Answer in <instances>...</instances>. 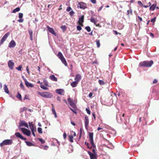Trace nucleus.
Returning <instances> with one entry per match:
<instances>
[{"instance_id": "obj_1", "label": "nucleus", "mask_w": 159, "mask_h": 159, "mask_svg": "<svg viewBox=\"0 0 159 159\" xmlns=\"http://www.w3.org/2000/svg\"><path fill=\"white\" fill-rule=\"evenodd\" d=\"M153 63L152 61H144L140 62L139 64V66L142 67H149L152 66Z\"/></svg>"}, {"instance_id": "obj_2", "label": "nucleus", "mask_w": 159, "mask_h": 159, "mask_svg": "<svg viewBox=\"0 0 159 159\" xmlns=\"http://www.w3.org/2000/svg\"><path fill=\"white\" fill-rule=\"evenodd\" d=\"M39 95L43 97L46 98H51L53 97L52 93L48 92H38Z\"/></svg>"}, {"instance_id": "obj_3", "label": "nucleus", "mask_w": 159, "mask_h": 159, "mask_svg": "<svg viewBox=\"0 0 159 159\" xmlns=\"http://www.w3.org/2000/svg\"><path fill=\"white\" fill-rule=\"evenodd\" d=\"M13 143L12 139H6L0 143L1 147H2L5 145H10Z\"/></svg>"}, {"instance_id": "obj_4", "label": "nucleus", "mask_w": 159, "mask_h": 159, "mask_svg": "<svg viewBox=\"0 0 159 159\" xmlns=\"http://www.w3.org/2000/svg\"><path fill=\"white\" fill-rule=\"evenodd\" d=\"M89 140L90 143L93 148H95V145L93 141V133L92 132H89Z\"/></svg>"}, {"instance_id": "obj_5", "label": "nucleus", "mask_w": 159, "mask_h": 159, "mask_svg": "<svg viewBox=\"0 0 159 159\" xmlns=\"http://www.w3.org/2000/svg\"><path fill=\"white\" fill-rule=\"evenodd\" d=\"M77 7L81 9H84L87 8V5L86 3L84 2H80L78 4Z\"/></svg>"}, {"instance_id": "obj_6", "label": "nucleus", "mask_w": 159, "mask_h": 159, "mask_svg": "<svg viewBox=\"0 0 159 159\" xmlns=\"http://www.w3.org/2000/svg\"><path fill=\"white\" fill-rule=\"evenodd\" d=\"M20 129L24 134L28 136H30L31 134V132L30 130L24 128H20Z\"/></svg>"}, {"instance_id": "obj_7", "label": "nucleus", "mask_w": 159, "mask_h": 159, "mask_svg": "<svg viewBox=\"0 0 159 159\" xmlns=\"http://www.w3.org/2000/svg\"><path fill=\"white\" fill-rule=\"evenodd\" d=\"M22 126H24L27 128H29V126L27 124L24 120L20 121L19 124V127L20 129V128H21V127Z\"/></svg>"}, {"instance_id": "obj_8", "label": "nucleus", "mask_w": 159, "mask_h": 159, "mask_svg": "<svg viewBox=\"0 0 159 159\" xmlns=\"http://www.w3.org/2000/svg\"><path fill=\"white\" fill-rule=\"evenodd\" d=\"M9 34L10 33L9 32H7L2 37L0 42V45L2 44L3 42L6 40Z\"/></svg>"}, {"instance_id": "obj_9", "label": "nucleus", "mask_w": 159, "mask_h": 159, "mask_svg": "<svg viewBox=\"0 0 159 159\" xmlns=\"http://www.w3.org/2000/svg\"><path fill=\"white\" fill-rule=\"evenodd\" d=\"M67 100L69 102V104L70 105V106L74 109H75L76 108V106L73 101L71 100L70 98H68L67 99Z\"/></svg>"}, {"instance_id": "obj_10", "label": "nucleus", "mask_w": 159, "mask_h": 159, "mask_svg": "<svg viewBox=\"0 0 159 159\" xmlns=\"http://www.w3.org/2000/svg\"><path fill=\"white\" fill-rule=\"evenodd\" d=\"M14 63L12 61V60H9L8 62V65L9 67L11 70L13 69L14 66Z\"/></svg>"}, {"instance_id": "obj_11", "label": "nucleus", "mask_w": 159, "mask_h": 159, "mask_svg": "<svg viewBox=\"0 0 159 159\" xmlns=\"http://www.w3.org/2000/svg\"><path fill=\"white\" fill-rule=\"evenodd\" d=\"M84 123L85 128L87 129L89 124V120L88 117L87 116H85Z\"/></svg>"}, {"instance_id": "obj_12", "label": "nucleus", "mask_w": 159, "mask_h": 159, "mask_svg": "<svg viewBox=\"0 0 159 159\" xmlns=\"http://www.w3.org/2000/svg\"><path fill=\"white\" fill-rule=\"evenodd\" d=\"M15 135L16 136L19 138L23 140H26V138H24L19 132L15 133Z\"/></svg>"}, {"instance_id": "obj_13", "label": "nucleus", "mask_w": 159, "mask_h": 159, "mask_svg": "<svg viewBox=\"0 0 159 159\" xmlns=\"http://www.w3.org/2000/svg\"><path fill=\"white\" fill-rule=\"evenodd\" d=\"M15 135L16 136L19 138L23 140H26V138H24L19 132L15 133Z\"/></svg>"}, {"instance_id": "obj_14", "label": "nucleus", "mask_w": 159, "mask_h": 159, "mask_svg": "<svg viewBox=\"0 0 159 159\" xmlns=\"http://www.w3.org/2000/svg\"><path fill=\"white\" fill-rule=\"evenodd\" d=\"M47 28L49 32L51 33L52 34L54 35L55 36L56 35V34L54 30L52 28H51L48 26H47Z\"/></svg>"}, {"instance_id": "obj_15", "label": "nucleus", "mask_w": 159, "mask_h": 159, "mask_svg": "<svg viewBox=\"0 0 159 159\" xmlns=\"http://www.w3.org/2000/svg\"><path fill=\"white\" fill-rule=\"evenodd\" d=\"M16 46V43L15 41L13 40H11L9 43L8 47L10 48H12L15 47Z\"/></svg>"}, {"instance_id": "obj_16", "label": "nucleus", "mask_w": 159, "mask_h": 159, "mask_svg": "<svg viewBox=\"0 0 159 159\" xmlns=\"http://www.w3.org/2000/svg\"><path fill=\"white\" fill-rule=\"evenodd\" d=\"M29 127L31 130H36V128L34 125L33 124V122H29Z\"/></svg>"}, {"instance_id": "obj_17", "label": "nucleus", "mask_w": 159, "mask_h": 159, "mask_svg": "<svg viewBox=\"0 0 159 159\" xmlns=\"http://www.w3.org/2000/svg\"><path fill=\"white\" fill-rule=\"evenodd\" d=\"M88 153L90 156V159H96V154L93 153L89 151L88 152Z\"/></svg>"}, {"instance_id": "obj_18", "label": "nucleus", "mask_w": 159, "mask_h": 159, "mask_svg": "<svg viewBox=\"0 0 159 159\" xmlns=\"http://www.w3.org/2000/svg\"><path fill=\"white\" fill-rule=\"evenodd\" d=\"M64 90L62 89H57L56 90V93L60 95H63Z\"/></svg>"}, {"instance_id": "obj_19", "label": "nucleus", "mask_w": 159, "mask_h": 159, "mask_svg": "<svg viewBox=\"0 0 159 159\" xmlns=\"http://www.w3.org/2000/svg\"><path fill=\"white\" fill-rule=\"evenodd\" d=\"M81 79V76L79 74H77L76 75L75 78V81L78 82Z\"/></svg>"}, {"instance_id": "obj_20", "label": "nucleus", "mask_w": 159, "mask_h": 159, "mask_svg": "<svg viewBox=\"0 0 159 159\" xmlns=\"http://www.w3.org/2000/svg\"><path fill=\"white\" fill-rule=\"evenodd\" d=\"M50 79L52 81H57V78L54 75H52L49 76Z\"/></svg>"}, {"instance_id": "obj_21", "label": "nucleus", "mask_w": 159, "mask_h": 159, "mask_svg": "<svg viewBox=\"0 0 159 159\" xmlns=\"http://www.w3.org/2000/svg\"><path fill=\"white\" fill-rule=\"evenodd\" d=\"M25 85L28 87H33V85L32 84L29 83L28 82L27 80H25Z\"/></svg>"}, {"instance_id": "obj_22", "label": "nucleus", "mask_w": 159, "mask_h": 159, "mask_svg": "<svg viewBox=\"0 0 159 159\" xmlns=\"http://www.w3.org/2000/svg\"><path fill=\"white\" fill-rule=\"evenodd\" d=\"M84 16H81L79 18V22L80 23V24L81 25H83L82 24L84 22Z\"/></svg>"}, {"instance_id": "obj_23", "label": "nucleus", "mask_w": 159, "mask_h": 159, "mask_svg": "<svg viewBox=\"0 0 159 159\" xmlns=\"http://www.w3.org/2000/svg\"><path fill=\"white\" fill-rule=\"evenodd\" d=\"M28 32H29V34H30V39L31 41H32L33 40V31H32V30H28Z\"/></svg>"}, {"instance_id": "obj_24", "label": "nucleus", "mask_w": 159, "mask_h": 159, "mask_svg": "<svg viewBox=\"0 0 159 159\" xmlns=\"http://www.w3.org/2000/svg\"><path fill=\"white\" fill-rule=\"evenodd\" d=\"M60 60H61L62 63L64 64L65 66H67V63L64 57H63Z\"/></svg>"}, {"instance_id": "obj_25", "label": "nucleus", "mask_w": 159, "mask_h": 159, "mask_svg": "<svg viewBox=\"0 0 159 159\" xmlns=\"http://www.w3.org/2000/svg\"><path fill=\"white\" fill-rule=\"evenodd\" d=\"M4 89L5 92L7 94L9 93V91L8 90V89L7 88V86L6 84H4Z\"/></svg>"}, {"instance_id": "obj_26", "label": "nucleus", "mask_w": 159, "mask_h": 159, "mask_svg": "<svg viewBox=\"0 0 159 159\" xmlns=\"http://www.w3.org/2000/svg\"><path fill=\"white\" fill-rule=\"evenodd\" d=\"M156 6V4L155 3L153 4L150 7V10L153 11L154 10Z\"/></svg>"}, {"instance_id": "obj_27", "label": "nucleus", "mask_w": 159, "mask_h": 159, "mask_svg": "<svg viewBox=\"0 0 159 159\" xmlns=\"http://www.w3.org/2000/svg\"><path fill=\"white\" fill-rule=\"evenodd\" d=\"M78 83V82L76 81H74L71 84V85L73 87H75L77 86Z\"/></svg>"}, {"instance_id": "obj_28", "label": "nucleus", "mask_w": 159, "mask_h": 159, "mask_svg": "<svg viewBox=\"0 0 159 159\" xmlns=\"http://www.w3.org/2000/svg\"><path fill=\"white\" fill-rule=\"evenodd\" d=\"M90 20L91 22L93 23L94 25H96V21L95 19L93 17H92L91 18ZM96 26H97V25H96Z\"/></svg>"}, {"instance_id": "obj_29", "label": "nucleus", "mask_w": 159, "mask_h": 159, "mask_svg": "<svg viewBox=\"0 0 159 159\" xmlns=\"http://www.w3.org/2000/svg\"><path fill=\"white\" fill-rule=\"evenodd\" d=\"M40 87L42 89L45 90H47L48 89V88L47 87H45L42 84V83H40Z\"/></svg>"}, {"instance_id": "obj_30", "label": "nucleus", "mask_w": 159, "mask_h": 159, "mask_svg": "<svg viewBox=\"0 0 159 159\" xmlns=\"http://www.w3.org/2000/svg\"><path fill=\"white\" fill-rule=\"evenodd\" d=\"M25 142L27 145L29 146H34V144L30 142H28L27 141H25Z\"/></svg>"}, {"instance_id": "obj_31", "label": "nucleus", "mask_w": 159, "mask_h": 159, "mask_svg": "<svg viewBox=\"0 0 159 159\" xmlns=\"http://www.w3.org/2000/svg\"><path fill=\"white\" fill-rule=\"evenodd\" d=\"M57 56L60 59H61L63 58V57H64L62 53L60 52H58Z\"/></svg>"}, {"instance_id": "obj_32", "label": "nucleus", "mask_w": 159, "mask_h": 159, "mask_svg": "<svg viewBox=\"0 0 159 159\" xmlns=\"http://www.w3.org/2000/svg\"><path fill=\"white\" fill-rule=\"evenodd\" d=\"M52 113L54 115V116L55 118H57V115L56 113V112L55 109L54 107H52Z\"/></svg>"}, {"instance_id": "obj_33", "label": "nucleus", "mask_w": 159, "mask_h": 159, "mask_svg": "<svg viewBox=\"0 0 159 159\" xmlns=\"http://www.w3.org/2000/svg\"><path fill=\"white\" fill-rule=\"evenodd\" d=\"M20 9L19 7H17L14 9L12 11V12L13 13H15L16 12L19 11L20 10Z\"/></svg>"}, {"instance_id": "obj_34", "label": "nucleus", "mask_w": 159, "mask_h": 159, "mask_svg": "<svg viewBox=\"0 0 159 159\" xmlns=\"http://www.w3.org/2000/svg\"><path fill=\"white\" fill-rule=\"evenodd\" d=\"M16 97L20 100H22V98L21 94L18 93L16 96Z\"/></svg>"}, {"instance_id": "obj_35", "label": "nucleus", "mask_w": 159, "mask_h": 159, "mask_svg": "<svg viewBox=\"0 0 159 159\" xmlns=\"http://www.w3.org/2000/svg\"><path fill=\"white\" fill-rule=\"evenodd\" d=\"M98 83L100 85H103L105 84V82L102 80H99Z\"/></svg>"}, {"instance_id": "obj_36", "label": "nucleus", "mask_w": 159, "mask_h": 159, "mask_svg": "<svg viewBox=\"0 0 159 159\" xmlns=\"http://www.w3.org/2000/svg\"><path fill=\"white\" fill-rule=\"evenodd\" d=\"M96 42L97 47H99L100 45L99 40H96Z\"/></svg>"}, {"instance_id": "obj_37", "label": "nucleus", "mask_w": 159, "mask_h": 159, "mask_svg": "<svg viewBox=\"0 0 159 159\" xmlns=\"http://www.w3.org/2000/svg\"><path fill=\"white\" fill-rule=\"evenodd\" d=\"M85 29L88 32H89L91 31L90 28L89 26H87L85 28Z\"/></svg>"}, {"instance_id": "obj_38", "label": "nucleus", "mask_w": 159, "mask_h": 159, "mask_svg": "<svg viewBox=\"0 0 159 159\" xmlns=\"http://www.w3.org/2000/svg\"><path fill=\"white\" fill-rule=\"evenodd\" d=\"M38 132L40 134H42L43 133L42 129L40 127H39L38 128Z\"/></svg>"}, {"instance_id": "obj_39", "label": "nucleus", "mask_w": 159, "mask_h": 159, "mask_svg": "<svg viewBox=\"0 0 159 159\" xmlns=\"http://www.w3.org/2000/svg\"><path fill=\"white\" fill-rule=\"evenodd\" d=\"M61 28L64 31H65L66 29V25H62L61 26Z\"/></svg>"}, {"instance_id": "obj_40", "label": "nucleus", "mask_w": 159, "mask_h": 159, "mask_svg": "<svg viewBox=\"0 0 159 159\" xmlns=\"http://www.w3.org/2000/svg\"><path fill=\"white\" fill-rule=\"evenodd\" d=\"M73 136H69L70 141L71 142H73Z\"/></svg>"}, {"instance_id": "obj_41", "label": "nucleus", "mask_w": 159, "mask_h": 159, "mask_svg": "<svg viewBox=\"0 0 159 159\" xmlns=\"http://www.w3.org/2000/svg\"><path fill=\"white\" fill-rule=\"evenodd\" d=\"M39 140L42 144H43L45 143V141L42 139L39 138Z\"/></svg>"}, {"instance_id": "obj_42", "label": "nucleus", "mask_w": 159, "mask_h": 159, "mask_svg": "<svg viewBox=\"0 0 159 159\" xmlns=\"http://www.w3.org/2000/svg\"><path fill=\"white\" fill-rule=\"evenodd\" d=\"M22 66L21 65H20L18 67L16 68V69L17 70L19 71H20L21 70Z\"/></svg>"}, {"instance_id": "obj_43", "label": "nucleus", "mask_w": 159, "mask_h": 159, "mask_svg": "<svg viewBox=\"0 0 159 159\" xmlns=\"http://www.w3.org/2000/svg\"><path fill=\"white\" fill-rule=\"evenodd\" d=\"M85 144L86 145L88 148H92V147H90L89 146L90 144L89 143H87V142H85Z\"/></svg>"}, {"instance_id": "obj_44", "label": "nucleus", "mask_w": 159, "mask_h": 159, "mask_svg": "<svg viewBox=\"0 0 159 159\" xmlns=\"http://www.w3.org/2000/svg\"><path fill=\"white\" fill-rule=\"evenodd\" d=\"M20 86L24 90V86L22 82L20 84Z\"/></svg>"}, {"instance_id": "obj_45", "label": "nucleus", "mask_w": 159, "mask_h": 159, "mask_svg": "<svg viewBox=\"0 0 159 159\" xmlns=\"http://www.w3.org/2000/svg\"><path fill=\"white\" fill-rule=\"evenodd\" d=\"M23 16V14L21 13H19V18H22Z\"/></svg>"}, {"instance_id": "obj_46", "label": "nucleus", "mask_w": 159, "mask_h": 159, "mask_svg": "<svg viewBox=\"0 0 159 159\" xmlns=\"http://www.w3.org/2000/svg\"><path fill=\"white\" fill-rule=\"evenodd\" d=\"M70 15L71 16H73L74 14V12L73 11H71L70 12H69Z\"/></svg>"}, {"instance_id": "obj_47", "label": "nucleus", "mask_w": 159, "mask_h": 159, "mask_svg": "<svg viewBox=\"0 0 159 159\" xmlns=\"http://www.w3.org/2000/svg\"><path fill=\"white\" fill-rule=\"evenodd\" d=\"M71 8L70 7H69L67 8L66 9V11H71Z\"/></svg>"}, {"instance_id": "obj_48", "label": "nucleus", "mask_w": 159, "mask_h": 159, "mask_svg": "<svg viewBox=\"0 0 159 159\" xmlns=\"http://www.w3.org/2000/svg\"><path fill=\"white\" fill-rule=\"evenodd\" d=\"M77 29L78 30L80 31L82 29V28L80 26L78 25L77 26Z\"/></svg>"}, {"instance_id": "obj_49", "label": "nucleus", "mask_w": 159, "mask_h": 159, "mask_svg": "<svg viewBox=\"0 0 159 159\" xmlns=\"http://www.w3.org/2000/svg\"><path fill=\"white\" fill-rule=\"evenodd\" d=\"M86 111L87 112V113H88L89 114H90L91 111H90V110L89 109L86 108Z\"/></svg>"}, {"instance_id": "obj_50", "label": "nucleus", "mask_w": 159, "mask_h": 159, "mask_svg": "<svg viewBox=\"0 0 159 159\" xmlns=\"http://www.w3.org/2000/svg\"><path fill=\"white\" fill-rule=\"evenodd\" d=\"M156 17H155L154 18L152 19L151 20V21L152 22H154L156 20Z\"/></svg>"}, {"instance_id": "obj_51", "label": "nucleus", "mask_w": 159, "mask_h": 159, "mask_svg": "<svg viewBox=\"0 0 159 159\" xmlns=\"http://www.w3.org/2000/svg\"><path fill=\"white\" fill-rule=\"evenodd\" d=\"M18 21L19 22H22L23 21V19L22 18H20V19L18 20Z\"/></svg>"}, {"instance_id": "obj_52", "label": "nucleus", "mask_w": 159, "mask_h": 159, "mask_svg": "<svg viewBox=\"0 0 159 159\" xmlns=\"http://www.w3.org/2000/svg\"><path fill=\"white\" fill-rule=\"evenodd\" d=\"M25 107H24L22 109L21 108L20 109V112L21 113L23 111H25Z\"/></svg>"}, {"instance_id": "obj_53", "label": "nucleus", "mask_w": 159, "mask_h": 159, "mask_svg": "<svg viewBox=\"0 0 159 159\" xmlns=\"http://www.w3.org/2000/svg\"><path fill=\"white\" fill-rule=\"evenodd\" d=\"M91 2L93 4H95L96 3V0H91Z\"/></svg>"}, {"instance_id": "obj_54", "label": "nucleus", "mask_w": 159, "mask_h": 159, "mask_svg": "<svg viewBox=\"0 0 159 159\" xmlns=\"http://www.w3.org/2000/svg\"><path fill=\"white\" fill-rule=\"evenodd\" d=\"M92 147L93 148V150H92V152H93V153H94V154H96V153L95 150V148H96V147L95 148H93V146H92Z\"/></svg>"}, {"instance_id": "obj_55", "label": "nucleus", "mask_w": 159, "mask_h": 159, "mask_svg": "<svg viewBox=\"0 0 159 159\" xmlns=\"http://www.w3.org/2000/svg\"><path fill=\"white\" fill-rule=\"evenodd\" d=\"M127 15H129L130 13L131 14H132V11L131 10H128L127 11Z\"/></svg>"}, {"instance_id": "obj_56", "label": "nucleus", "mask_w": 159, "mask_h": 159, "mask_svg": "<svg viewBox=\"0 0 159 159\" xmlns=\"http://www.w3.org/2000/svg\"><path fill=\"white\" fill-rule=\"evenodd\" d=\"M157 82H158L157 80L156 79H155L153 81V84H155V83H157Z\"/></svg>"}, {"instance_id": "obj_57", "label": "nucleus", "mask_w": 159, "mask_h": 159, "mask_svg": "<svg viewBox=\"0 0 159 159\" xmlns=\"http://www.w3.org/2000/svg\"><path fill=\"white\" fill-rule=\"evenodd\" d=\"M63 137L64 139H65L66 137V133H64L63 134Z\"/></svg>"}, {"instance_id": "obj_58", "label": "nucleus", "mask_w": 159, "mask_h": 159, "mask_svg": "<svg viewBox=\"0 0 159 159\" xmlns=\"http://www.w3.org/2000/svg\"><path fill=\"white\" fill-rule=\"evenodd\" d=\"M93 93H90L89 94V97L90 98H91V97L92 96H93Z\"/></svg>"}, {"instance_id": "obj_59", "label": "nucleus", "mask_w": 159, "mask_h": 159, "mask_svg": "<svg viewBox=\"0 0 159 159\" xmlns=\"http://www.w3.org/2000/svg\"><path fill=\"white\" fill-rule=\"evenodd\" d=\"M26 71H27L28 73L29 74H30V72H29V69L28 68V66H27L26 67Z\"/></svg>"}, {"instance_id": "obj_60", "label": "nucleus", "mask_w": 159, "mask_h": 159, "mask_svg": "<svg viewBox=\"0 0 159 159\" xmlns=\"http://www.w3.org/2000/svg\"><path fill=\"white\" fill-rule=\"evenodd\" d=\"M32 131V134L33 135V136L35 137V133H34V132L35 131H36V130H32L31 131Z\"/></svg>"}, {"instance_id": "obj_61", "label": "nucleus", "mask_w": 159, "mask_h": 159, "mask_svg": "<svg viewBox=\"0 0 159 159\" xmlns=\"http://www.w3.org/2000/svg\"><path fill=\"white\" fill-rule=\"evenodd\" d=\"M28 95H25V97L24 99V100L28 99Z\"/></svg>"}, {"instance_id": "obj_62", "label": "nucleus", "mask_w": 159, "mask_h": 159, "mask_svg": "<svg viewBox=\"0 0 159 159\" xmlns=\"http://www.w3.org/2000/svg\"><path fill=\"white\" fill-rule=\"evenodd\" d=\"M138 3L140 5H143L142 3L140 1H138Z\"/></svg>"}, {"instance_id": "obj_63", "label": "nucleus", "mask_w": 159, "mask_h": 159, "mask_svg": "<svg viewBox=\"0 0 159 159\" xmlns=\"http://www.w3.org/2000/svg\"><path fill=\"white\" fill-rule=\"evenodd\" d=\"M150 36L152 37V38H153L154 37V34L151 33L150 34Z\"/></svg>"}, {"instance_id": "obj_64", "label": "nucleus", "mask_w": 159, "mask_h": 159, "mask_svg": "<svg viewBox=\"0 0 159 159\" xmlns=\"http://www.w3.org/2000/svg\"><path fill=\"white\" fill-rule=\"evenodd\" d=\"M113 32H114L115 34L116 35H117L118 34V33L116 30H113Z\"/></svg>"}]
</instances>
